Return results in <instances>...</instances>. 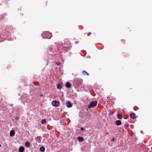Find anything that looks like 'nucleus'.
Here are the masks:
<instances>
[{
    "label": "nucleus",
    "instance_id": "1",
    "mask_svg": "<svg viewBox=\"0 0 152 152\" xmlns=\"http://www.w3.org/2000/svg\"><path fill=\"white\" fill-rule=\"evenodd\" d=\"M42 36L44 38L50 39L52 37V34L48 32H45L42 34Z\"/></svg>",
    "mask_w": 152,
    "mask_h": 152
},
{
    "label": "nucleus",
    "instance_id": "2",
    "mask_svg": "<svg viewBox=\"0 0 152 152\" xmlns=\"http://www.w3.org/2000/svg\"><path fill=\"white\" fill-rule=\"evenodd\" d=\"M97 102L96 101H93L90 102L89 104L88 105V108H90L96 106L97 104Z\"/></svg>",
    "mask_w": 152,
    "mask_h": 152
},
{
    "label": "nucleus",
    "instance_id": "3",
    "mask_svg": "<svg viewBox=\"0 0 152 152\" xmlns=\"http://www.w3.org/2000/svg\"><path fill=\"white\" fill-rule=\"evenodd\" d=\"M71 47L69 45L68 46L66 45H65L63 48V50L64 51V53H65L67 51L70 50Z\"/></svg>",
    "mask_w": 152,
    "mask_h": 152
},
{
    "label": "nucleus",
    "instance_id": "4",
    "mask_svg": "<svg viewBox=\"0 0 152 152\" xmlns=\"http://www.w3.org/2000/svg\"><path fill=\"white\" fill-rule=\"evenodd\" d=\"M52 104L53 106L56 107H58L59 106V103L58 101L55 100L52 102Z\"/></svg>",
    "mask_w": 152,
    "mask_h": 152
},
{
    "label": "nucleus",
    "instance_id": "5",
    "mask_svg": "<svg viewBox=\"0 0 152 152\" xmlns=\"http://www.w3.org/2000/svg\"><path fill=\"white\" fill-rule=\"evenodd\" d=\"M56 51L55 49H53V48H50L49 49V53L50 54L52 55L54 53V54H56V53H55V52Z\"/></svg>",
    "mask_w": 152,
    "mask_h": 152
},
{
    "label": "nucleus",
    "instance_id": "6",
    "mask_svg": "<svg viewBox=\"0 0 152 152\" xmlns=\"http://www.w3.org/2000/svg\"><path fill=\"white\" fill-rule=\"evenodd\" d=\"M66 105L67 107H71L72 106V103L69 101L66 102Z\"/></svg>",
    "mask_w": 152,
    "mask_h": 152
},
{
    "label": "nucleus",
    "instance_id": "7",
    "mask_svg": "<svg viewBox=\"0 0 152 152\" xmlns=\"http://www.w3.org/2000/svg\"><path fill=\"white\" fill-rule=\"evenodd\" d=\"M62 83L61 82H60L58 83L57 85V88L58 89H61L62 88Z\"/></svg>",
    "mask_w": 152,
    "mask_h": 152
},
{
    "label": "nucleus",
    "instance_id": "8",
    "mask_svg": "<svg viewBox=\"0 0 152 152\" xmlns=\"http://www.w3.org/2000/svg\"><path fill=\"white\" fill-rule=\"evenodd\" d=\"M15 133V132L14 130H12L10 131V136L11 137H13L14 136Z\"/></svg>",
    "mask_w": 152,
    "mask_h": 152
},
{
    "label": "nucleus",
    "instance_id": "9",
    "mask_svg": "<svg viewBox=\"0 0 152 152\" xmlns=\"http://www.w3.org/2000/svg\"><path fill=\"white\" fill-rule=\"evenodd\" d=\"M24 151V148L23 146H21L19 149L20 152H23Z\"/></svg>",
    "mask_w": 152,
    "mask_h": 152
},
{
    "label": "nucleus",
    "instance_id": "10",
    "mask_svg": "<svg viewBox=\"0 0 152 152\" xmlns=\"http://www.w3.org/2000/svg\"><path fill=\"white\" fill-rule=\"evenodd\" d=\"M30 144L31 143L28 141H26L25 143L26 146L27 148H28L30 146Z\"/></svg>",
    "mask_w": 152,
    "mask_h": 152
},
{
    "label": "nucleus",
    "instance_id": "11",
    "mask_svg": "<svg viewBox=\"0 0 152 152\" xmlns=\"http://www.w3.org/2000/svg\"><path fill=\"white\" fill-rule=\"evenodd\" d=\"M130 118L132 119H134L135 118V114L134 113H132L130 115Z\"/></svg>",
    "mask_w": 152,
    "mask_h": 152
},
{
    "label": "nucleus",
    "instance_id": "12",
    "mask_svg": "<svg viewBox=\"0 0 152 152\" xmlns=\"http://www.w3.org/2000/svg\"><path fill=\"white\" fill-rule=\"evenodd\" d=\"M116 124L118 126L120 125L121 124V122L119 120H118L115 122Z\"/></svg>",
    "mask_w": 152,
    "mask_h": 152
},
{
    "label": "nucleus",
    "instance_id": "13",
    "mask_svg": "<svg viewBox=\"0 0 152 152\" xmlns=\"http://www.w3.org/2000/svg\"><path fill=\"white\" fill-rule=\"evenodd\" d=\"M66 86L67 88H69L71 86V85L69 82H67L66 83Z\"/></svg>",
    "mask_w": 152,
    "mask_h": 152
},
{
    "label": "nucleus",
    "instance_id": "14",
    "mask_svg": "<svg viewBox=\"0 0 152 152\" xmlns=\"http://www.w3.org/2000/svg\"><path fill=\"white\" fill-rule=\"evenodd\" d=\"M78 140L80 142H82L83 141V138L81 137H78Z\"/></svg>",
    "mask_w": 152,
    "mask_h": 152
},
{
    "label": "nucleus",
    "instance_id": "15",
    "mask_svg": "<svg viewBox=\"0 0 152 152\" xmlns=\"http://www.w3.org/2000/svg\"><path fill=\"white\" fill-rule=\"evenodd\" d=\"M23 99H24L23 100L25 102H28V100H27L26 99L27 98V96L26 95L24 96H23Z\"/></svg>",
    "mask_w": 152,
    "mask_h": 152
},
{
    "label": "nucleus",
    "instance_id": "16",
    "mask_svg": "<svg viewBox=\"0 0 152 152\" xmlns=\"http://www.w3.org/2000/svg\"><path fill=\"white\" fill-rule=\"evenodd\" d=\"M41 139V137L40 136H37L36 138V141L39 142Z\"/></svg>",
    "mask_w": 152,
    "mask_h": 152
},
{
    "label": "nucleus",
    "instance_id": "17",
    "mask_svg": "<svg viewBox=\"0 0 152 152\" xmlns=\"http://www.w3.org/2000/svg\"><path fill=\"white\" fill-rule=\"evenodd\" d=\"M39 150L40 151L43 152L45 150V148L43 146H42L40 148Z\"/></svg>",
    "mask_w": 152,
    "mask_h": 152
},
{
    "label": "nucleus",
    "instance_id": "18",
    "mask_svg": "<svg viewBox=\"0 0 152 152\" xmlns=\"http://www.w3.org/2000/svg\"><path fill=\"white\" fill-rule=\"evenodd\" d=\"M82 74L84 75H87V76H88L89 75V74L85 71H84L82 72Z\"/></svg>",
    "mask_w": 152,
    "mask_h": 152
},
{
    "label": "nucleus",
    "instance_id": "19",
    "mask_svg": "<svg viewBox=\"0 0 152 152\" xmlns=\"http://www.w3.org/2000/svg\"><path fill=\"white\" fill-rule=\"evenodd\" d=\"M117 117L118 119H121L122 118L123 116L121 114H118L117 115Z\"/></svg>",
    "mask_w": 152,
    "mask_h": 152
},
{
    "label": "nucleus",
    "instance_id": "20",
    "mask_svg": "<svg viewBox=\"0 0 152 152\" xmlns=\"http://www.w3.org/2000/svg\"><path fill=\"white\" fill-rule=\"evenodd\" d=\"M41 122L43 124H45L46 123V119H42L41 120Z\"/></svg>",
    "mask_w": 152,
    "mask_h": 152
},
{
    "label": "nucleus",
    "instance_id": "21",
    "mask_svg": "<svg viewBox=\"0 0 152 152\" xmlns=\"http://www.w3.org/2000/svg\"><path fill=\"white\" fill-rule=\"evenodd\" d=\"M124 127L126 129H127L129 127L128 124H124Z\"/></svg>",
    "mask_w": 152,
    "mask_h": 152
},
{
    "label": "nucleus",
    "instance_id": "22",
    "mask_svg": "<svg viewBox=\"0 0 152 152\" xmlns=\"http://www.w3.org/2000/svg\"><path fill=\"white\" fill-rule=\"evenodd\" d=\"M86 116L88 117H90L91 116V115L89 113H87L86 114Z\"/></svg>",
    "mask_w": 152,
    "mask_h": 152
},
{
    "label": "nucleus",
    "instance_id": "23",
    "mask_svg": "<svg viewBox=\"0 0 152 152\" xmlns=\"http://www.w3.org/2000/svg\"><path fill=\"white\" fill-rule=\"evenodd\" d=\"M34 84L35 85H37L39 84V83L37 82H35L34 83Z\"/></svg>",
    "mask_w": 152,
    "mask_h": 152
},
{
    "label": "nucleus",
    "instance_id": "24",
    "mask_svg": "<svg viewBox=\"0 0 152 152\" xmlns=\"http://www.w3.org/2000/svg\"><path fill=\"white\" fill-rule=\"evenodd\" d=\"M56 64L58 66L60 65H61V63L60 62H57L56 63Z\"/></svg>",
    "mask_w": 152,
    "mask_h": 152
},
{
    "label": "nucleus",
    "instance_id": "25",
    "mask_svg": "<svg viewBox=\"0 0 152 152\" xmlns=\"http://www.w3.org/2000/svg\"><path fill=\"white\" fill-rule=\"evenodd\" d=\"M85 129V128H83V127H81L80 128V129L81 130H84V129Z\"/></svg>",
    "mask_w": 152,
    "mask_h": 152
},
{
    "label": "nucleus",
    "instance_id": "26",
    "mask_svg": "<svg viewBox=\"0 0 152 152\" xmlns=\"http://www.w3.org/2000/svg\"><path fill=\"white\" fill-rule=\"evenodd\" d=\"M91 32H89L88 34V36H89L91 34Z\"/></svg>",
    "mask_w": 152,
    "mask_h": 152
},
{
    "label": "nucleus",
    "instance_id": "27",
    "mask_svg": "<svg viewBox=\"0 0 152 152\" xmlns=\"http://www.w3.org/2000/svg\"><path fill=\"white\" fill-rule=\"evenodd\" d=\"M115 138H113L111 140V141L112 142H113L114 141V140H115Z\"/></svg>",
    "mask_w": 152,
    "mask_h": 152
},
{
    "label": "nucleus",
    "instance_id": "28",
    "mask_svg": "<svg viewBox=\"0 0 152 152\" xmlns=\"http://www.w3.org/2000/svg\"><path fill=\"white\" fill-rule=\"evenodd\" d=\"M140 132H141L142 134H143V131H142V130H141V131H140Z\"/></svg>",
    "mask_w": 152,
    "mask_h": 152
},
{
    "label": "nucleus",
    "instance_id": "29",
    "mask_svg": "<svg viewBox=\"0 0 152 152\" xmlns=\"http://www.w3.org/2000/svg\"><path fill=\"white\" fill-rule=\"evenodd\" d=\"M16 120H18V118H16Z\"/></svg>",
    "mask_w": 152,
    "mask_h": 152
},
{
    "label": "nucleus",
    "instance_id": "30",
    "mask_svg": "<svg viewBox=\"0 0 152 152\" xmlns=\"http://www.w3.org/2000/svg\"><path fill=\"white\" fill-rule=\"evenodd\" d=\"M1 145L0 144V147H1Z\"/></svg>",
    "mask_w": 152,
    "mask_h": 152
},
{
    "label": "nucleus",
    "instance_id": "31",
    "mask_svg": "<svg viewBox=\"0 0 152 152\" xmlns=\"http://www.w3.org/2000/svg\"><path fill=\"white\" fill-rule=\"evenodd\" d=\"M134 110H135L134 108Z\"/></svg>",
    "mask_w": 152,
    "mask_h": 152
},
{
    "label": "nucleus",
    "instance_id": "32",
    "mask_svg": "<svg viewBox=\"0 0 152 152\" xmlns=\"http://www.w3.org/2000/svg\"><path fill=\"white\" fill-rule=\"evenodd\" d=\"M22 100H23V97H22Z\"/></svg>",
    "mask_w": 152,
    "mask_h": 152
}]
</instances>
